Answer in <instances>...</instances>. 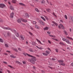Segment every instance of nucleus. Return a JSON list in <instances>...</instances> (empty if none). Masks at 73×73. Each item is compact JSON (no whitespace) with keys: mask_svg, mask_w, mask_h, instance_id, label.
I'll use <instances>...</instances> for the list:
<instances>
[{"mask_svg":"<svg viewBox=\"0 0 73 73\" xmlns=\"http://www.w3.org/2000/svg\"><path fill=\"white\" fill-rule=\"evenodd\" d=\"M32 57L31 59H31H29L28 61H30L32 63V64H35V61H36V58L35 57H33H33Z\"/></svg>","mask_w":73,"mask_h":73,"instance_id":"obj_1","label":"nucleus"},{"mask_svg":"<svg viewBox=\"0 0 73 73\" xmlns=\"http://www.w3.org/2000/svg\"><path fill=\"white\" fill-rule=\"evenodd\" d=\"M2 28L4 29H7V30H10V31H13L14 32H16V31L15 29H12L9 28V27H6L3 26L2 27Z\"/></svg>","mask_w":73,"mask_h":73,"instance_id":"obj_2","label":"nucleus"},{"mask_svg":"<svg viewBox=\"0 0 73 73\" xmlns=\"http://www.w3.org/2000/svg\"><path fill=\"white\" fill-rule=\"evenodd\" d=\"M5 7V5L4 4H0V8H4Z\"/></svg>","mask_w":73,"mask_h":73,"instance_id":"obj_3","label":"nucleus"},{"mask_svg":"<svg viewBox=\"0 0 73 73\" xmlns=\"http://www.w3.org/2000/svg\"><path fill=\"white\" fill-rule=\"evenodd\" d=\"M23 54L25 56H27V55L28 56H29V57H33V56L29 54H28L27 53H23Z\"/></svg>","mask_w":73,"mask_h":73,"instance_id":"obj_4","label":"nucleus"},{"mask_svg":"<svg viewBox=\"0 0 73 73\" xmlns=\"http://www.w3.org/2000/svg\"><path fill=\"white\" fill-rule=\"evenodd\" d=\"M39 22L40 23V24H41V25H45V23H44V22H42V21L41 20L39 21Z\"/></svg>","mask_w":73,"mask_h":73,"instance_id":"obj_5","label":"nucleus"},{"mask_svg":"<svg viewBox=\"0 0 73 73\" xmlns=\"http://www.w3.org/2000/svg\"><path fill=\"white\" fill-rule=\"evenodd\" d=\"M36 40L37 42H39V43H40V44H41V45H44V43H41V41L38 40V39H37Z\"/></svg>","mask_w":73,"mask_h":73,"instance_id":"obj_6","label":"nucleus"},{"mask_svg":"<svg viewBox=\"0 0 73 73\" xmlns=\"http://www.w3.org/2000/svg\"><path fill=\"white\" fill-rule=\"evenodd\" d=\"M21 20L22 21L24 22V23H27V22L28 21L27 20L24 19H21Z\"/></svg>","mask_w":73,"mask_h":73,"instance_id":"obj_7","label":"nucleus"},{"mask_svg":"<svg viewBox=\"0 0 73 73\" xmlns=\"http://www.w3.org/2000/svg\"><path fill=\"white\" fill-rule=\"evenodd\" d=\"M13 16H14V13L12 12L10 14V17L11 18H13Z\"/></svg>","mask_w":73,"mask_h":73,"instance_id":"obj_8","label":"nucleus"},{"mask_svg":"<svg viewBox=\"0 0 73 73\" xmlns=\"http://www.w3.org/2000/svg\"><path fill=\"white\" fill-rule=\"evenodd\" d=\"M65 42H67V43H68V44H70V42H69V40L68 39H66V40H65Z\"/></svg>","mask_w":73,"mask_h":73,"instance_id":"obj_9","label":"nucleus"},{"mask_svg":"<svg viewBox=\"0 0 73 73\" xmlns=\"http://www.w3.org/2000/svg\"><path fill=\"white\" fill-rule=\"evenodd\" d=\"M60 27H61L62 29H65V27H64V26H63V25H62V24H60Z\"/></svg>","mask_w":73,"mask_h":73,"instance_id":"obj_10","label":"nucleus"},{"mask_svg":"<svg viewBox=\"0 0 73 73\" xmlns=\"http://www.w3.org/2000/svg\"><path fill=\"white\" fill-rule=\"evenodd\" d=\"M58 61L59 63H62V62H64V60H59Z\"/></svg>","mask_w":73,"mask_h":73,"instance_id":"obj_11","label":"nucleus"},{"mask_svg":"<svg viewBox=\"0 0 73 73\" xmlns=\"http://www.w3.org/2000/svg\"><path fill=\"white\" fill-rule=\"evenodd\" d=\"M20 37L22 38V40H24V36L23 35H21Z\"/></svg>","mask_w":73,"mask_h":73,"instance_id":"obj_12","label":"nucleus"},{"mask_svg":"<svg viewBox=\"0 0 73 73\" xmlns=\"http://www.w3.org/2000/svg\"><path fill=\"white\" fill-rule=\"evenodd\" d=\"M16 62L17 64H19V65H21V63L20 62L17 61H16Z\"/></svg>","mask_w":73,"mask_h":73,"instance_id":"obj_13","label":"nucleus"},{"mask_svg":"<svg viewBox=\"0 0 73 73\" xmlns=\"http://www.w3.org/2000/svg\"><path fill=\"white\" fill-rule=\"evenodd\" d=\"M66 38H68V39H69L70 40H73V38L71 37H70L69 36H66Z\"/></svg>","mask_w":73,"mask_h":73,"instance_id":"obj_14","label":"nucleus"},{"mask_svg":"<svg viewBox=\"0 0 73 73\" xmlns=\"http://www.w3.org/2000/svg\"><path fill=\"white\" fill-rule=\"evenodd\" d=\"M7 36H11V33L10 32H8L7 33Z\"/></svg>","mask_w":73,"mask_h":73,"instance_id":"obj_15","label":"nucleus"},{"mask_svg":"<svg viewBox=\"0 0 73 73\" xmlns=\"http://www.w3.org/2000/svg\"><path fill=\"white\" fill-rule=\"evenodd\" d=\"M25 16L26 17L28 18L29 17V15L27 13L25 14Z\"/></svg>","mask_w":73,"mask_h":73,"instance_id":"obj_16","label":"nucleus"},{"mask_svg":"<svg viewBox=\"0 0 73 73\" xmlns=\"http://www.w3.org/2000/svg\"><path fill=\"white\" fill-rule=\"evenodd\" d=\"M19 4L21 5H22V6H25V4H24L23 3H19Z\"/></svg>","mask_w":73,"mask_h":73,"instance_id":"obj_17","label":"nucleus"},{"mask_svg":"<svg viewBox=\"0 0 73 73\" xmlns=\"http://www.w3.org/2000/svg\"><path fill=\"white\" fill-rule=\"evenodd\" d=\"M64 34H65V35L66 36L68 35V33H67V32L64 30Z\"/></svg>","mask_w":73,"mask_h":73,"instance_id":"obj_18","label":"nucleus"},{"mask_svg":"<svg viewBox=\"0 0 73 73\" xmlns=\"http://www.w3.org/2000/svg\"><path fill=\"white\" fill-rule=\"evenodd\" d=\"M35 10L36 11V12H40V11L39 10H38V9H37V8H35Z\"/></svg>","mask_w":73,"mask_h":73,"instance_id":"obj_19","label":"nucleus"},{"mask_svg":"<svg viewBox=\"0 0 73 73\" xmlns=\"http://www.w3.org/2000/svg\"><path fill=\"white\" fill-rule=\"evenodd\" d=\"M32 44L33 45H36V43L34 42H32Z\"/></svg>","mask_w":73,"mask_h":73,"instance_id":"obj_20","label":"nucleus"},{"mask_svg":"<svg viewBox=\"0 0 73 73\" xmlns=\"http://www.w3.org/2000/svg\"><path fill=\"white\" fill-rule=\"evenodd\" d=\"M44 30V31H46V30H48V27H46L43 29Z\"/></svg>","mask_w":73,"mask_h":73,"instance_id":"obj_21","label":"nucleus"},{"mask_svg":"<svg viewBox=\"0 0 73 73\" xmlns=\"http://www.w3.org/2000/svg\"><path fill=\"white\" fill-rule=\"evenodd\" d=\"M16 0H12V3H14V4L16 3Z\"/></svg>","mask_w":73,"mask_h":73,"instance_id":"obj_22","label":"nucleus"},{"mask_svg":"<svg viewBox=\"0 0 73 73\" xmlns=\"http://www.w3.org/2000/svg\"><path fill=\"white\" fill-rule=\"evenodd\" d=\"M40 18H41V19H42V20H44V21H46V20H45V19L44 17H40Z\"/></svg>","mask_w":73,"mask_h":73,"instance_id":"obj_23","label":"nucleus"},{"mask_svg":"<svg viewBox=\"0 0 73 73\" xmlns=\"http://www.w3.org/2000/svg\"><path fill=\"white\" fill-rule=\"evenodd\" d=\"M46 52L47 54H48L50 53V51H49L48 50L46 51Z\"/></svg>","mask_w":73,"mask_h":73,"instance_id":"obj_24","label":"nucleus"},{"mask_svg":"<svg viewBox=\"0 0 73 73\" xmlns=\"http://www.w3.org/2000/svg\"><path fill=\"white\" fill-rule=\"evenodd\" d=\"M17 22L18 23H21V20L20 19H19L17 20Z\"/></svg>","mask_w":73,"mask_h":73,"instance_id":"obj_25","label":"nucleus"},{"mask_svg":"<svg viewBox=\"0 0 73 73\" xmlns=\"http://www.w3.org/2000/svg\"><path fill=\"white\" fill-rule=\"evenodd\" d=\"M59 44H60V45H65V44H64V43L62 42H60L59 43Z\"/></svg>","mask_w":73,"mask_h":73,"instance_id":"obj_26","label":"nucleus"},{"mask_svg":"<svg viewBox=\"0 0 73 73\" xmlns=\"http://www.w3.org/2000/svg\"><path fill=\"white\" fill-rule=\"evenodd\" d=\"M52 23H54V24H55V25H56V26H58V24L56 23L55 22H54V21H53Z\"/></svg>","mask_w":73,"mask_h":73,"instance_id":"obj_27","label":"nucleus"},{"mask_svg":"<svg viewBox=\"0 0 73 73\" xmlns=\"http://www.w3.org/2000/svg\"><path fill=\"white\" fill-rule=\"evenodd\" d=\"M10 8L11 10H13L14 9V8H13V7L12 6H11Z\"/></svg>","mask_w":73,"mask_h":73,"instance_id":"obj_28","label":"nucleus"},{"mask_svg":"<svg viewBox=\"0 0 73 73\" xmlns=\"http://www.w3.org/2000/svg\"><path fill=\"white\" fill-rule=\"evenodd\" d=\"M46 11L47 12H50V9H46Z\"/></svg>","mask_w":73,"mask_h":73,"instance_id":"obj_29","label":"nucleus"},{"mask_svg":"<svg viewBox=\"0 0 73 73\" xmlns=\"http://www.w3.org/2000/svg\"><path fill=\"white\" fill-rule=\"evenodd\" d=\"M35 28H36V29H39V27H38V26L37 25H35Z\"/></svg>","mask_w":73,"mask_h":73,"instance_id":"obj_30","label":"nucleus"},{"mask_svg":"<svg viewBox=\"0 0 73 73\" xmlns=\"http://www.w3.org/2000/svg\"><path fill=\"white\" fill-rule=\"evenodd\" d=\"M0 42H3L4 40L1 38H0Z\"/></svg>","mask_w":73,"mask_h":73,"instance_id":"obj_31","label":"nucleus"},{"mask_svg":"<svg viewBox=\"0 0 73 73\" xmlns=\"http://www.w3.org/2000/svg\"><path fill=\"white\" fill-rule=\"evenodd\" d=\"M61 65H62V66H65V64L64 63H62L60 64Z\"/></svg>","mask_w":73,"mask_h":73,"instance_id":"obj_32","label":"nucleus"},{"mask_svg":"<svg viewBox=\"0 0 73 73\" xmlns=\"http://www.w3.org/2000/svg\"><path fill=\"white\" fill-rule=\"evenodd\" d=\"M10 56L11 57H12L13 58H16V56H14L13 55H11Z\"/></svg>","mask_w":73,"mask_h":73,"instance_id":"obj_33","label":"nucleus"},{"mask_svg":"<svg viewBox=\"0 0 73 73\" xmlns=\"http://www.w3.org/2000/svg\"><path fill=\"white\" fill-rule=\"evenodd\" d=\"M15 35L17 37H19V34L18 33H16Z\"/></svg>","mask_w":73,"mask_h":73,"instance_id":"obj_34","label":"nucleus"},{"mask_svg":"<svg viewBox=\"0 0 73 73\" xmlns=\"http://www.w3.org/2000/svg\"><path fill=\"white\" fill-rule=\"evenodd\" d=\"M41 3L42 4H44L45 3V1L44 0H42V1L41 2Z\"/></svg>","mask_w":73,"mask_h":73,"instance_id":"obj_35","label":"nucleus"},{"mask_svg":"<svg viewBox=\"0 0 73 73\" xmlns=\"http://www.w3.org/2000/svg\"><path fill=\"white\" fill-rule=\"evenodd\" d=\"M33 23L34 24H37V22L36 21H33Z\"/></svg>","mask_w":73,"mask_h":73,"instance_id":"obj_36","label":"nucleus"},{"mask_svg":"<svg viewBox=\"0 0 73 73\" xmlns=\"http://www.w3.org/2000/svg\"><path fill=\"white\" fill-rule=\"evenodd\" d=\"M29 34H30V35H31V36H33V34H32V33L31 32H29Z\"/></svg>","mask_w":73,"mask_h":73,"instance_id":"obj_37","label":"nucleus"},{"mask_svg":"<svg viewBox=\"0 0 73 73\" xmlns=\"http://www.w3.org/2000/svg\"><path fill=\"white\" fill-rule=\"evenodd\" d=\"M44 17H45V19H46L47 20H49V19H48V17L46 16H44Z\"/></svg>","mask_w":73,"mask_h":73,"instance_id":"obj_38","label":"nucleus"},{"mask_svg":"<svg viewBox=\"0 0 73 73\" xmlns=\"http://www.w3.org/2000/svg\"><path fill=\"white\" fill-rule=\"evenodd\" d=\"M43 54L44 56H48V54H46V53H43Z\"/></svg>","mask_w":73,"mask_h":73,"instance_id":"obj_39","label":"nucleus"},{"mask_svg":"<svg viewBox=\"0 0 73 73\" xmlns=\"http://www.w3.org/2000/svg\"><path fill=\"white\" fill-rule=\"evenodd\" d=\"M64 17L66 19H68V17H67V15H64Z\"/></svg>","mask_w":73,"mask_h":73,"instance_id":"obj_40","label":"nucleus"},{"mask_svg":"<svg viewBox=\"0 0 73 73\" xmlns=\"http://www.w3.org/2000/svg\"><path fill=\"white\" fill-rule=\"evenodd\" d=\"M14 50H15V52H18V51L17 50L16 48L14 49Z\"/></svg>","mask_w":73,"mask_h":73,"instance_id":"obj_41","label":"nucleus"},{"mask_svg":"<svg viewBox=\"0 0 73 73\" xmlns=\"http://www.w3.org/2000/svg\"><path fill=\"white\" fill-rule=\"evenodd\" d=\"M5 46H6V47H8V44H5Z\"/></svg>","mask_w":73,"mask_h":73,"instance_id":"obj_42","label":"nucleus"},{"mask_svg":"<svg viewBox=\"0 0 73 73\" xmlns=\"http://www.w3.org/2000/svg\"><path fill=\"white\" fill-rule=\"evenodd\" d=\"M30 29H31V30H32L33 31H34V29H33V27H30Z\"/></svg>","mask_w":73,"mask_h":73,"instance_id":"obj_43","label":"nucleus"},{"mask_svg":"<svg viewBox=\"0 0 73 73\" xmlns=\"http://www.w3.org/2000/svg\"><path fill=\"white\" fill-rule=\"evenodd\" d=\"M39 49H40L41 50L43 49V48H42V47H39Z\"/></svg>","mask_w":73,"mask_h":73,"instance_id":"obj_44","label":"nucleus"},{"mask_svg":"<svg viewBox=\"0 0 73 73\" xmlns=\"http://www.w3.org/2000/svg\"><path fill=\"white\" fill-rule=\"evenodd\" d=\"M62 40H63V41H65V40H66V39L64 38H62Z\"/></svg>","mask_w":73,"mask_h":73,"instance_id":"obj_45","label":"nucleus"},{"mask_svg":"<svg viewBox=\"0 0 73 73\" xmlns=\"http://www.w3.org/2000/svg\"><path fill=\"white\" fill-rule=\"evenodd\" d=\"M53 15L54 16H55V17H57V16H56V15H55V14H54V13H53Z\"/></svg>","mask_w":73,"mask_h":73,"instance_id":"obj_46","label":"nucleus"},{"mask_svg":"<svg viewBox=\"0 0 73 73\" xmlns=\"http://www.w3.org/2000/svg\"><path fill=\"white\" fill-rule=\"evenodd\" d=\"M55 50L56 52H58V50L57 49H55Z\"/></svg>","mask_w":73,"mask_h":73,"instance_id":"obj_47","label":"nucleus"},{"mask_svg":"<svg viewBox=\"0 0 73 73\" xmlns=\"http://www.w3.org/2000/svg\"><path fill=\"white\" fill-rule=\"evenodd\" d=\"M23 62L24 64H26V62L25 61H23Z\"/></svg>","mask_w":73,"mask_h":73,"instance_id":"obj_48","label":"nucleus"},{"mask_svg":"<svg viewBox=\"0 0 73 73\" xmlns=\"http://www.w3.org/2000/svg\"><path fill=\"white\" fill-rule=\"evenodd\" d=\"M29 50L31 52H33V50H32L31 49Z\"/></svg>","mask_w":73,"mask_h":73,"instance_id":"obj_49","label":"nucleus"},{"mask_svg":"<svg viewBox=\"0 0 73 73\" xmlns=\"http://www.w3.org/2000/svg\"><path fill=\"white\" fill-rule=\"evenodd\" d=\"M0 22H3V20H2V19L1 18H0Z\"/></svg>","mask_w":73,"mask_h":73,"instance_id":"obj_50","label":"nucleus"},{"mask_svg":"<svg viewBox=\"0 0 73 73\" xmlns=\"http://www.w3.org/2000/svg\"><path fill=\"white\" fill-rule=\"evenodd\" d=\"M13 39H15V36L14 35L13 36Z\"/></svg>","mask_w":73,"mask_h":73,"instance_id":"obj_51","label":"nucleus"},{"mask_svg":"<svg viewBox=\"0 0 73 73\" xmlns=\"http://www.w3.org/2000/svg\"><path fill=\"white\" fill-rule=\"evenodd\" d=\"M18 50H20V51H21V48H18Z\"/></svg>","mask_w":73,"mask_h":73,"instance_id":"obj_52","label":"nucleus"},{"mask_svg":"<svg viewBox=\"0 0 73 73\" xmlns=\"http://www.w3.org/2000/svg\"><path fill=\"white\" fill-rule=\"evenodd\" d=\"M48 42H49V44H51V42H50V41L49 40H48Z\"/></svg>","mask_w":73,"mask_h":73,"instance_id":"obj_53","label":"nucleus"},{"mask_svg":"<svg viewBox=\"0 0 73 73\" xmlns=\"http://www.w3.org/2000/svg\"><path fill=\"white\" fill-rule=\"evenodd\" d=\"M60 22H61V23H64V22H63V20H60Z\"/></svg>","mask_w":73,"mask_h":73,"instance_id":"obj_54","label":"nucleus"},{"mask_svg":"<svg viewBox=\"0 0 73 73\" xmlns=\"http://www.w3.org/2000/svg\"><path fill=\"white\" fill-rule=\"evenodd\" d=\"M47 33L48 34H50V32L49 31L47 32Z\"/></svg>","mask_w":73,"mask_h":73,"instance_id":"obj_55","label":"nucleus"},{"mask_svg":"<svg viewBox=\"0 0 73 73\" xmlns=\"http://www.w3.org/2000/svg\"><path fill=\"white\" fill-rule=\"evenodd\" d=\"M8 66H9V67H10V68H12V66H11L8 65Z\"/></svg>","mask_w":73,"mask_h":73,"instance_id":"obj_56","label":"nucleus"},{"mask_svg":"<svg viewBox=\"0 0 73 73\" xmlns=\"http://www.w3.org/2000/svg\"><path fill=\"white\" fill-rule=\"evenodd\" d=\"M58 27L60 29H61V27H60V25L58 26Z\"/></svg>","mask_w":73,"mask_h":73,"instance_id":"obj_57","label":"nucleus"},{"mask_svg":"<svg viewBox=\"0 0 73 73\" xmlns=\"http://www.w3.org/2000/svg\"><path fill=\"white\" fill-rule=\"evenodd\" d=\"M52 60H56V59H55V58H52Z\"/></svg>","mask_w":73,"mask_h":73,"instance_id":"obj_58","label":"nucleus"},{"mask_svg":"<svg viewBox=\"0 0 73 73\" xmlns=\"http://www.w3.org/2000/svg\"><path fill=\"white\" fill-rule=\"evenodd\" d=\"M3 63H4V64H7V62H3Z\"/></svg>","mask_w":73,"mask_h":73,"instance_id":"obj_59","label":"nucleus"},{"mask_svg":"<svg viewBox=\"0 0 73 73\" xmlns=\"http://www.w3.org/2000/svg\"><path fill=\"white\" fill-rule=\"evenodd\" d=\"M48 50H49L50 51H51V50H50V48H48Z\"/></svg>","mask_w":73,"mask_h":73,"instance_id":"obj_60","label":"nucleus"},{"mask_svg":"<svg viewBox=\"0 0 73 73\" xmlns=\"http://www.w3.org/2000/svg\"><path fill=\"white\" fill-rule=\"evenodd\" d=\"M49 36H50V37H53V35H49Z\"/></svg>","mask_w":73,"mask_h":73,"instance_id":"obj_61","label":"nucleus"},{"mask_svg":"<svg viewBox=\"0 0 73 73\" xmlns=\"http://www.w3.org/2000/svg\"><path fill=\"white\" fill-rule=\"evenodd\" d=\"M71 66L73 67V62L71 63Z\"/></svg>","mask_w":73,"mask_h":73,"instance_id":"obj_62","label":"nucleus"},{"mask_svg":"<svg viewBox=\"0 0 73 73\" xmlns=\"http://www.w3.org/2000/svg\"><path fill=\"white\" fill-rule=\"evenodd\" d=\"M4 54L5 55H6L7 56V55H8V54L6 53H5Z\"/></svg>","mask_w":73,"mask_h":73,"instance_id":"obj_63","label":"nucleus"},{"mask_svg":"<svg viewBox=\"0 0 73 73\" xmlns=\"http://www.w3.org/2000/svg\"><path fill=\"white\" fill-rule=\"evenodd\" d=\"M33 68L34 69H35V67L33 66Z\"/></svg>","mask_w":73,"mask_h":73,"instance_id":"obj_64","label":"nucleus"}]
</instances>
